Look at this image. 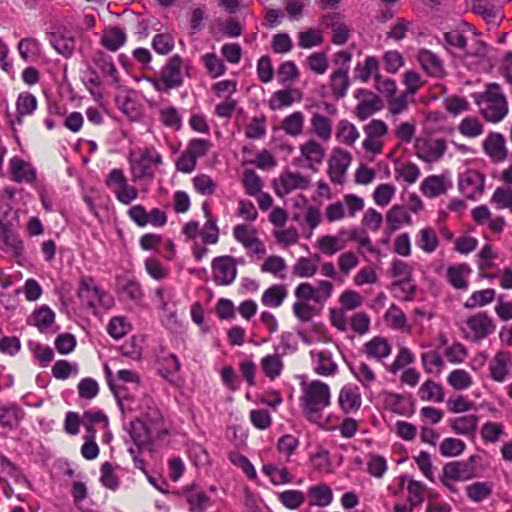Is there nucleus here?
<instances>
[{
  "label": "nucleus",
  "mask_w": 512,
  "mask_h": 512,
  "mask_svg": "<svg viewBox=\"0 0 512 512\" xmlns=\"http://www.w3.org/2000/svg\"><path fill=\"white\" fill-rule=\"evenodd\" d=\"M130 436L139 450L148 447L152 441L161 440L139 419L131 423Z\"/></svg>",
  "instance_id": "nucleus-27"
},
{
  "label": "nucleus",
  "mask_w": 512,
  "mask_h": 512,
  "mask_svg": "<svg viewBox=\"0 0 512 512\" xmlns=\"http://www.w3.org/2000/svg\"><path fill=\"white\" fill-rule=\"evenodd\" d=\"M233 237L249 255L263 256L266 253L264 243L258 237L257 230L248 224H237L233 228Z\"/></svg>",
  "instance_id": "nucleus-6"
},
{
  "label": "nucleus",
  "mask_w": 512,
  "mask_h": 512,
  "mask_svg": "<svg viewBox=\"0 0 512 512\" xmlns=\"http://www.w3.org/2000/svg\"><path fill=\"white\" fill-rule=\"evenodd\" d=\"M190 512H205L211 506L210 497L203 491L190 490L186 494Z\"/></svg>",
  "instance_id": "nucleus-46"
},
{
  "label": "nucleus",
  "mask_w": 512,
  "mask_h": 512,
  "mask_svg": "<svg viewBox=\"0 0 512 512\" xmlns=\"http://www.w3.org/2000/svg\"><path fill=\"white\" fill-rule=\"evenodd\" d=\"M49 42L57 53L65 58L73 55L75 50V36L72 31L65 27H58L49 34Z\"/></svg>",
  "instance_id": "nucleus-13"
},
{
  "label": "nucleus",
  "mask_w": 512,
  "mask_h": 512,
  "mask_svg": "<svg viewBox=\"0 0 512 512\" xmlns=\"http://www.w3.org/2000/svg\"><path fill=\"white\" fill-rule=\"evenodd\" d=\"M313 133L322 141H329L332 136V121L319 113H314L310 120Z\"/></svg>",
  "instance_id": "nucleus-39"
},
{
  "label": "nucleus",
  "mask_w": 512,
  "mask_h": 512,
  "mask_svg": "<svg viewBox=\"0 0 512 512\" xmlns=\"http://www.w3.org/2000/svg\"><path fill=\"white\" fill-rule=\"evenodd\" d=\"M302 99V93L298 89H282L275 91L270 100L269 107L272 110H281L291 106L295 101Z\"/></svg>",
  "instance_id": "nucleus-32"
},
{
  "label": "nucleus",
  "mask_w": 512,
  "mask_h": 512,
  "mask_svg": "<svg viewBox=\"0 0 512 512\" xmlns=\"http://www.w3.org/2000/svg\"><path fill=\"white\" fill-rule=\"evenodd\" d=\"M158 365L160 374L169 379L180 369V362L175 354L168 353L158 356Z\"/></svg>",
  "instance_id": "nucleus-52"
},
{
  "label": "nucleus",
  "mask_w": 512,
  "mask_h": 512,
  "mask_svg": "<svg viewBox=\"0 0 512 512\" xmlns=\"http://www.w3.org/2000/svg\"><path fill=\"white\" fill-rule=\"evenodd\" d=\"M417 59L423 70L430 76L443 78L446 74L443 61L434 52L428 49H420Z\"/></svg>",
  "instance_id": "nucleus-18"
},
{
  "label": "nucleus",
  "mask_w": 512,
  "mask_h": 512,
  "mask_svg": "<svg viewBox=\"0 0 512 512\" xmlns=\"http://www.w3.org/2000/svg\"><path fill=\"white\" fill-rule=\"evenodd\" d=\"M262 471L266 474L274 485L286 484L292 481L287 468H278L274 464H266Z\"/></svg>",
  "instance_id": "nucleus-62"
},
{
  "label": "nucleus",
  "mask_w": 512,
  "mask_h": 512,
  "mask_svg": "<svg viewBox=\"0 0 512 512\" xmlns=\"http://www.w3.org/2000/svg\"><path fill=\"white\" fill-rule=\"evenodd\" d=\"M320 259L318 253H314L309 257L302 256L298 258L292 268L293 275L299 278L313 277L318 271Z\"/></svg>",
  "instance_id": "nucleus-31"
},
{
  "label": "nucleus",
  "mask_w": 512,
  "mask_h": 512,
  "mask_svg": "<svg viewBox=\"0 0 512 512\" xmlns=\"http://www.w3.org/2000/svg\"><path fill=\"white\" fill-rule=\"evenodd\" d=\"M3 243L2 249L12 256L18 257L23 252V242L18 235L9 227L5 234L1 237Z\"/></svg>",
  "instance_id": "nucleus-55"
},
{
  "label": "nucleus",
  "mask_w": 512,
  "mask_h": 512,
  "mask_svg": "<svg viewBox=\"0 0 512 512\" xmlns=\"http://www.w3.org/2000/svg\"><path fill=\"white\" fill-rule=\"evenodd\" d=\"M512 369V357L509 352L499 351L489 364L490 376L496 382H504Z\"/></svg>",
  "instance_id": "nucleus-19"
},
{
  "label": "nucleus",
  "mask_w": 512,
  "mask_h": 512,
  "mask_svg": "<svg viewBox=\"0 0 512 512\" xmlns=\"http://www.w3.org/2000/svg\"><path fill=\"white\" fill-rule=\"evenodd\" d=\"M213 281L219 286L232 284L237 276V262L233 256H218L211 263Z\"/></svg>",
  "instance_id": "nucleus-7"
},
{
  "label": "nucleus",
  "mask_w": 512,
  "mask_h": 512,
  "mask_svg": "<svg viewBox=\"0 0 512 512\" xmlns=\"http://www.w3.org/2000/svg\"><path fill=\"white\" fill-rule=\"evenodd\" d=\"M201 60L210 77L218 78L225 74L226 67L223 61L214 52L203 55Z\"/></svg>",
  "instance_id": "nucleus-54"
},
{
  "label": "nucleus",
  "mask_w": 512,
  "mask_h": 512,
  "mask_svg": "<svg viewBox=\"0 0 512 512\" xmlns=\"http://www.w3.org/2000/svg\"><path fill=\"white\" fill-rule=\"evenodd\" d=\"M281 504L290 510L298 509L305 501V495L300 490H286L278 495Z\"/></svg>",
  "instance_id": "nucleus-60"
},
{
  "label": "nucleus",
  "mask_w": 512,
  "mask_h": 512,
  "mask_svg": "<svg viewBox=\"0 0 512 512\" xmlns=\"http://www.w3.org/2000/svg\"><path fill=\"white\" fill-rule=\"evenodd\" d=\"M484 185L485 177L477 170H467L459 176V189L469 199L482 195Z\"/></svg>",
  "instance_id": "nucleus-11"
},
{
  "label": "nucleus",
  "mask_w": 512,
  "mask_h": 512,
  "mask_svg": "<svg viewBox=\"0 0 512 512\" xmlns=\"http://www.w3.org/2000/svg\"><path fill=\"white\" fill-rule=\"evenodd\" d=\"M485 155L495 164L504 162L508 157L506 138L500 132H490L482 142Z\"/></svg>",
  "instance_id": "nucleus-10"
},
{
  "label": "nucleus",
  "mask_w": 512,
  "mask_h": 512,
  "mask_svg": "<svg viewBox=\"0 0 512 512\" xmlns=\"http://www.w3.org/2000/svg\"><path fill=\"white\" fill-rule=\"evenodd\" d=\"M495 295L496 292L492 288L475 291L466 300V302L464 303V307L467 309H473L476 307L488 305L494 300Z\"/></svg>",
  "instance_id": "nucleus-50"
},
{
  "label": "nucleus",
  "mask_w": 512,
  "mask_h": 512,
  "mask_svg": "<svg viewBox=\"0 0 512 512\" xmlns=\"http://www.w3.org/2000/svg\"><path fill=\"white\" fill-rule=\"evenodd\" d=\"M442 476L446 481H466L475 476L473 467L462 461H454L444 465Z\"/></svg>",
  "instance_id": "nucleus-22"
},
{
  "label": "nucleus",
  "mask_w": 512,
  "mask_h": 512,
  "mask_svg": "<svg viewBox=\"0 0 512 512\" xmlns=\"http://www.w3.org/2000/svg\"><path fill=\"white\" fill-rule=\"evenodd\" d=\"M425 485L417 480L409 479L407 484V502L412 507L420 506L424 501Z\"/></svg>",
  "instance_id": "nucleus-58"
},
{
  "label": "nucleus",
  "mask_w": 512,
  "mask_h": 512,
  "mask_svg": "<svg viewBox=\"0 0 512 512\" xmlns=\"http://www.w3.org/2000/svg\"><path fill=\"white\" fill-rule=\"evenodd\" d=\"M387 325L395 330H404L407 327V318L404 312L396 305H391L385 315Z\"/></svg>",
  "instance_id": "nucleus-56"
},
{
  "label": "nucleus",
  "mask_w": 512,
  "mask_h": 512,
  "mask_svg": "<svg viewBox=\"0 0 512 512\" xmlns=\"http://www.w3.org/2000/svg\"><path fill=\"white\" fill-rule=\"evenodd\" d=\"M182 64L181 56L175 54L162 67L160 74L168 92L183 85Z\"/></svg>",
  "instance_id": "nucleus-12"
},
{
  "label": "nucleus",
  "mask_w": 512,
  "mask_h": 512,
  "mask_svg": "<svg viewBox=\"0 0 512 512\" xmlns=\"http://www.w3.org/2000/svg\"><path fill=\"white\" fill-rule=\"evenodd\" d=\"M479 423L476 415H464L449 420L450 428L458 435L474 437Z\"/></svg>",
  "instance_id": "nucleus-33"
},
{
  "label": "nucleus",
  "mask_w": 512,
  "mask_h": 512,
  "mask_svg": "<svg viewBox=\"0 0 512 512\" xmlns=\"http://www.w3.org/2000/svg\"><path fill=\"white\" fill-rule=\"evenodd\" d=\"M359 137V132L354 124L347 120H341L338 124L336 138L346 145H353Z\"/></svg>",
  "instance_id": "nucleus-57"
},
{
  "label": "nucleus",
  "mask_w": 512,
  "mask_h": 512,
  "mask_svg": "<svg viewBox=\"0 0 512 512\" xmlns=\"http://www.w3.org/2000/svg\"><path fill=\"white\" fill-rule=\"evenodd\" d=\"M313 370L317 375L329 377L338 372V364L333 354L327 350H312L310 352Z\"/></svg>",
  "instance_id": "nucleus-17"
},
{
  "label": "nucleus",
  "mask_w": 512,
  "mask_h": 512,
  "mask_svg": "<svg viewBox=\"0 0 512 512\" xmlns=\"http://www.w3.org/2000/svg\"><path fill=\"white\" fill-rule=\"evenodd\" d=\"M444 38L446 41V49L450 52H462L465 55H469L470 53L467 51V38L463 31L459 29H453L446 33H444Z\"/></svg>",
  "instance_id": "nucleus-42"
},
{
  "label": "nucleus",
  "mask_w": 512,
  "mask_h": 512,
  "mask_svg": "<svg viewBox=\"0 0 512 512\" xmlns=\"http://www.w3.org/2000/svg\"><path fill=\"white\" fill-rule=\"evenodd\" d=\"M301 156L308 162V167L315 170L325 157V148L316 140L310 139L299 147Z\"/></svg>",
  "instance_id": "nucleus-26"
},
{
  "label": "nucleus",
  "mask_w": 512,
  "mask_h": 512,
  "mask_svg": "<svg viewBox=\"0 0 512 512\" xmlns=\"http://www.w3.org/2000/svg\"><path fill=\"white\" fill-rule=\"evenodd\" d=\"M352 162L350 152L336 147L332 150L328 159V175L334 184H343L347 170Z\"/></svg>",
  "instance_id": "nucleus-9"
},
{
  "label": "nucleus",
  "mask_w": 512,
  "mask_h": 512,
  "mask_svg": "<svg viewBox=\"0 0 512 512\" xmlns=\"http://www.w3.org/2000/svg\"><path fill=\"white\" fill-rule=\"evenodd\" d=\"M143 421L158 438L163 439L169 433V428L166 425L161 411L154 406H148L143 415Z\"/></svg>",
  "instance_id": "nucleus-29"
},
{
  "label": "nucleus",
  "mask_w": 512,
  "mask_h": 512,
  "mask_svg": "<svg viewBox=\"0 0 512 512\" xmlns=\"http://www.w3.org/2000/svg\"><path fill=\"white\" fill-rule=\"evenodd\" d=\"M458 131L467 138H476L483 133V125L477 117L468 116L461 120Z\"/></svg>",
  "instance_id": "nucleus-53"
},
{
  "label": "nucleus",
  "mask_w": 512,
  "mask_h": 512,
  "mask_svg": "<svg viewBox=\"0 0 512 512\" xmlns=\"http://www.w3.org/2000/svg\"><path fill=\"white\" fill-rule=\"evenodd\" d=\"M78 295L81 301L92 309H95L97 306L110 309L113 306L112 297L101 290L91 277H82L80 279Z\"/></svg>",
  "instance_id": "nucleus-5"
},
{
  "label": "nucleus",
  "mask_w": 512,
  "mask_h": 512,
  "mask_svg": "<svg viewBox=\"0 0 512 512\" xmlns=\"http://www.w3.org/2000/svg\"><path fill=\"white\" fill-rule=\"evenodd\" d=\"M309 505L324 508L333 501L332 489L327 484L311 486L308 490Z\"/></svg>",
  "instance_id": "nucleus-35"
},
{
  "label": "nucleus",
  "mask_w": 512,
  "mask_h": 512,
  "mask_svg": "<svg viewBox=\"0 0 512 512\" xmlns=\"http://www.w3.org/2000/svg\"><path fill=\"white\" fill-rule=\"evenodd\" d=\"M331 405V389L321 380L303 381L301 383L300 406L304 417L313 423L323 418L324 409Z\"/></svg>",
  "instance_id": "nucleus-1"
},
{
  "label": "nucleus",
  "mask_w": 512,
  "mask_h": 512,
  "mask_svg": "<svg viewBox=\"0 0 512 512\" xmlns=\"http://www.w3.org/2000/svg\"><path fill=\"white\" fill-rule=\"evenodd\" d=\"M282 129L287 135L292 137L299 136L304 128V115L300 111L293 112L286 116L282 121Z\"/></svg>",
  "instance_id": "nucleus-48"
},
{
  "label": "nucleus",
  "mask_w": 512,
  "mask_h": 512,
  "mask_svg": "<svg viewBox=\"0 0 512 512\" xmlns=\"http://www.w3.org/2000/svg\"><path fill=\"white\" fill-rule=\"evenodd\" d=\"M129 163L134 180L152 179L154 176L153 166L161 164L162 157L154 147H146L132 153Z\"/></svg>",
  "instance_id": "nucleus-3"
},
{
  "label": "nucleus",
  "mask_w": 512,
  "mask_h": 512,
  "mask_svg": "<svg viewBox=\"0 0 512 512\" xmlns=\"http://www.w3.org/2000/svg\"><path fill=\"white\" fill-rule=\"evenodd\" d=\"M127 34L125 29L119 26H107L100 39V44L111 52L118 51L125 45Z\"/></svg>",
  "instance_id": "nucleus-23"
},
{
  "label": "nucleus",
  "mask_w": 512,
  "mask_h": 512,
  "mask_svg": "<svg viewBox=\"0 0 512 512\" xmlns=\"http://www.w3.org/2000/svg\"><path fill=\"white\" fill-rule=\"evenodd\" d=\"M380 62L375 56H368L365 58L363 65L358 64L355 67V76L363 83L369 81L371 76L374 78L379 74Z\"/></svg>",
  "instance_id": "nucleus-44"
},
{
  "label": "nucleus",
  "mask_w": 512,
  "mask_h": 512,
  "mask_svg": "<svg viewBox=\"0 0 512 512\" xmlns=\"http://www.w3.org/2000/svg\"><path fill=\"white\" fill-rule=\"evenodd\" d=\"M416 244L425 253H433L439 245L436 231L431 227L422 228L417 234Z\"/></svg>",
  "instance_id": "nucleus-41"
},
{
  "label": "nucleus",
  "mask_w": 512,
  "mask_h": 512,
  "mask_svg": "<svg viewBox=\"0 0 512 512\" xmlns=\"http://www.w3.org/2000/svg\"><path fill=\"white\" fill-rule=\"evenodd\" d=\"M322 22L333 31L331 41L336 45L345 44L350 36V28L341 21L340 14L334 13L322 17Z\"/></svg>",
  "instance_id": "nucleus-24"
},
{
  "label": "nucleus",
  "mask_w": 512,
  "mask_h": 512,
  "mask_svg": "<svg viewBox=\"0 0 512 512\" xmlns=\"http://www.w3.org/2000/svg\"><path fill=\"white\" fill-rule=\"evenodd\" d=\"M93 62L100 72L109 78L111 84H118L119 76L111 56L103 51H97L93 57Z\"/></svg>",
  "instance_id": "nucleus-36"
},
{
  "label": "nucleus",
  "mask_w": 512,
  "mask_h": 512,
  "mask_svg": "<svg viewBox=\"0 0 512 512\" xmlns=\"http://www.w3.org/2000/svg\"><path fill=\"white\" fill-rule=\"evenodd\" d=\"M447 150V141L430 136L417 137L414 142L415 155L423 162L433 165L439 162Z\"/></svg>",
  "instance_id": "nucleus-4"
},
{
  "label": "nucleus",
  "mask_w": 512,
  "mask_h": 512,
  "mask_svg": "<svg viewBox=\"0 0 512 512\" xmlns=\"http://www.w3.org/2000/svg\"><path fill=\"white\" fill-rule=\"evenodd\" d=\"M345 233L346 231L341 229L338 235L321 236L317 239L316 246L322 254L332 256L346 248L347 241L341 237Z\"/></svg>",
  "instance_id": "nucleus-28"
},
{
  "label": "nucleus",
  "mask_w": 512,
  "mask_h": 512,
  "mask_svg": "<svg viewBox=\"0 0 512 512\" xmlns=\"http://www.w3.org/2000/svg\"><path fill=\"white\" fill-rule=\"evenodd\" d=\"M418 393L421 400L423 401H432L439 403L444 400L443 387L433 380L425 381L419 388Z\"/></svg>",
  "instance_id": "nucleus-45"
},
{
  "label": "nucleus",
  "mask_w": 512,
  "mask_h": 512,
  "mask_svg": "<svg viewBox=\"0 0 512 512\" xmlns=\"http://www.w3.org/2000/svg\"><path fill=\"white\" fill-rule=\"evenodd\" d=\"M37 99L29 92H22L16 100V116L12 125H22L25 116L32 115L37 109Z\"/></svg>",
  "instance_id": "nucleus-30"
},
{
  "label": "nucleus",
  "mask_w": 512,
  "mask_h": 512,
  "mask_svg": "<svg viewBox=\"0 0 512 512\" xmlns=\"http://www.w3.org/2000/svg\"><path fill=\"white\" fill-rule=\"evenodd\" d=\"M465 337L479 342L495 330L492 318L486 312H478L467 318Z\"/></svg>",
  "instance_id": "nucleus-8"
},
{
  "label": "nucleus",
  "mask_w": 512,
  "mask_h": 512,
  "mask_svg": "<svg viewBox=\"0 0 512 512\" xmlns=\"http://www.w3.org/2000/svg\"><path fill=\"white\" fill-rule=\"evenodd\" d=\"M11 178L17 183L26 182L32 184L36 180V171L33 166L18 157L10 160Z\"/></svg>",
  "instance_id": "nucleus-25"
},
{
  "label": "nucleus",
  "mask_w": 512,
  "mask_h": 512,
  "mask_svg": "<svg viewBox=\"0 0 512 512\" xmlns=\"http://www.w3.org/2000/svg\"><path fill=\"white\" fill-rule=\"evenodd\" d=\"M310 184L309 179L300 173L285 172L281 174L277 181H275V192L278 196L283 197L293 190L308 188Z\"/></svg>",
  "instance_id": "nucleus-15"
},
{
  "label": "nucleus",
  "mask_w": 512,
  "mask_h": 512,
  "mask_svg": "<svg viewBox=\"0 0 512 512\" xmlns=\"http://www.w3.org/2000/svg\"><path fill=\"white\" fill-rule=\"evenodd\" d=\"M287 294L288 292L284 285L274 284L263 292L261 303L267 307L277 308L282 305Z\"/></svg>",
  "instance_id": "nucleus-38"
},
{
  "label": "nucleus",
  "mask_w": 512,
  "mask_h": 512,
  "mask_svg": "<svg viewBox=\"0 0 512 512\" xmlns=\"http://www.w3.org/2000/svg\"><path fill=\"white\" fill-rule=\"evenodd\" d=\"M200 236L205 244H217L220 237V230L217 226L216 218L206 220L204 226L200 229Z\"/></svg>",
  "instance_id": "nucleus-64"
},
{
  "label": "nucleus",
  "mask_w": 512,
  "mask_h": 512,
  "mask_svg": "<svg viewBox=\"0 0 512 512\" xmlns=\"http://www.w3.org/2000/svg\"><path fill=\"white\" fill-rule=\"evenodd\" d=\"M471 273L472 269L466 263L450 265L446 271V280L453 288L466 291L469 287L468 278Z\"/></svg>",
  "instance_id": "nucleus-20"
},
{
  "label": "nucleus",
  "mask_w": 512,
  "mask_h": 512,
  "mask_svg": "<svg viewBox=\"0 0 512 512\" xmlns=\"http://www.w3.org/2000/svg\"><path fill=\"white\" fill-rule=\"evenodd\" d=\"M364 351L368 357L380 361L390 355L392 347L386 338L376 336L365 343Z\"/></svg>",
  "instance_id": "nucleus-34"
},
{
  "label": "nucleus",
  "mask_w": 512,
  "mask_h": 512,
  "mask_svg": "<svg viewBox=\"0 0 512 512\" xmlns=\"http://www.w3.org/2000/svg\"><path fill=\"white\" fill-rule=\"evenodd\" d=\"M453 187V182L447 174L430 175L421 182L420 190L428 198L444 195Z\"/></svg>",
  "instance_id": "nucleus-14"
},
{
  "label": "nucleus",
  "mask_w": 512,
  "mask_h": 512,
  "mask_svg": "<svg viewBox=\"0 0 512 512\" xmlns=\"http://www.w3.org/2000/svg\"><path fill=\"white\" fill-rule=\"evenodd\" d=\"M350 86L347 69H337L330 76V87L333 95L337 98H343Z\"/></svg>",
  "instance_id": "nucleus-40"
},
{
  "label": "nucleus",
  "mask_w": 512,
  "mask_h": 512,
  "mask_svg": "<svg viewBox=\"0 0 512 512\" xmlns=\"http://www.w3.org/2000/svg\"><path fill=\"white\" fill-rule=\"evenodd\" d=\"M283 367V361L278 354L267 355L261 360V368L264 374L271 380H274L281 374Z\"/></svg>",
  "instance_id": "nucleus-49"
},
{
  "label": "nucleus",
  "mask_w": 512,
  "mask_h": 512,
  "mask_svg": "<svg viewBox=\"0 0 512 512\" xmlns=\"http://www.w3.org/2000/svg\"><path fill=\"white\" fill-rule=\"evenodd\" d=\"M380 109V99L375 94H368V98H363L356 106V116L360 120H365Z\"/></svg>",
  "instance_id": "nucleus-47"
},
{
  "label": "nucleus",
  "mask_w": 512,
  "mask_h": 512,
  "mask_svg": "<svg viewBox=\"0 0 512 512\" xmlns=\"http://www.w3.org/2000/svg\"><path fill=\"white\" fill-rule=\"evenodd\" d=\"M54 319V312L48 306L43 305L33 312L30 323L42 331L51 326Z\"/></svg>",
  "instance_id": "nucleus-51"
},
{
  "label": "nucleus",
  "mask_w": 512,
  "mask_h": 512,
  "mask_svg": "<svg viewBox=\"0 0 512 512\" xmlns=\"http://www.w3.org/2000/svg\"><path fill=\"white\" fill-rule=\"evenodd\" d=\"M465 448L466 444L464 441L458 438L448 437L441 442L439 451L444 457H455L462 454Z\"/></svg>",
  "instance_id": "nucleus-59"
},
{
  "label": "nucleus",
  "mask_w": 512,
  "mask_h": 512,
  "mask_svg": "<svg viewBox=\"0 0 512 512\" xmlns=\"http://www.w3.org/2000/svg\"><path fill=\"white\" fill-rule=\"evenodd\" d=\"M476 102L480 113L489 122L498 123L508 113V102L498 83H489L477 96Z\"/></svg>",
  "instance_id": "nucleus-2"
},
{
  "label": "nucleus",
  "mask_w": 512,
  "mask_h": 512,
  "mask_svg": "<svg viewBox=\"0 0 512 512\" xmlns=\"http://www.w3.org/2000/svg\"><path fill=\"white\" fill-rule=\"evenodd\" d=\"M392 276L397 278L396 286L400 287L405 295L404 300L409 301L413 298L415 288L411 284L412 268L404 261H394L391 268Z\"/></svg>",
  "instance_id": "nucleus-16"
},
{
  "label": "nucleus",
  "mask_w": 512,
  "mask_h": 512,
  "mask_svg": "<svg viewBox=\"0 0 512 512\" xmlns=\"http://www.w3.org/2000/svg\"><path fill=\"white\" fill-rule=\"evenodd\" d=\"M386 222L390 230L395 231L403 225H411L412 218L405 207L393 205L386 214Z\"/></svg>",
  "instance_id": "nucleus-37"
},
{
  "label": "nucleus",
  "mask_w": 512,
  "mask_h": 512,
  "mask_svg": "<svg viewBox=\"0 0 512 512\" xmlns=\"http://www.w3.org/2000/svg\"><path fill=\"white\" fill-rule=\"evenodd\" d=\"M351 372L355 376V378L365 387H370L376 380V374L372 370V368L361 362L357 366L350 367Z\"/></svg>",
  "instance_id": "nucleus-61"
},
{
  "label": "nucleus",
  "mask_w": 512,
  "mask_h": 512,
  "mask_svg": "<svg viewBox=\"0 0 512 512\" xmlns=\"http://www.w3.org/2000/svg\"><path fill=\"white\" fill-rule=\"evenodd\" d=\"M338 404L345 414L358 411L362 404L359 389L352 385L343 386L339 391Z\"/></svg>",
  "instance_id": "nucleus-21"
},
{
  "label": "nucleus",
  "mask_w": 512,
  "mask_h": 512,
  "mask_svg": "<svg viewBox=\"0 0 512 512\" xmlns=\"http://www.w3.org/2000/svg\"><path fill=\"white\" fill-rule=\"evenodd\" d=\"M447 383L457 391L469 389L474 380L472 375L465 369H454L447 376Z\"/></svg>",
  "instance_id": "nucleus-43"
},
{
  "label": "nucleus",
  "mask_w": 512,
  "mask_h": 512,
  "mask_svg": "<svg viewBox=\"0 0 512 512\" xmlns=\"http://www.w3.org/2000/svg\"><path fill=\"white\" fill-rule=\"evenodd\" d=\"M118 289L133 301H139L143 297L141 285L134 279H118Z\"/></svg>",
  "instance_id": "nucleus-63"
}]
</instances>
